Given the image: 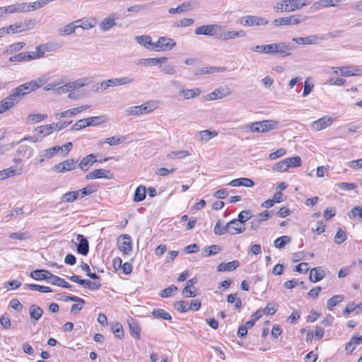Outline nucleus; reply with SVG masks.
<instances>
[{
    "mask_svg": "<svg viewBox=\"0 0 362 362\" xmlns=\"http://www.w3.org/2000/svg\"><path fill=\"white\" fill-rule=\"evenodd\" d=\"M158 107V104L156 101L150 100L146 103L138 105L132 106L125 110V114L127 116H139L141 115L148 114L153 112Z\"/></svg>",
    "mask_w": 362,
    "mask_h": 362,
    "instance_id": "nucleus-1",
    "label": "nucleus"
},
{
    "mask_svg": "<svg viewBox=\"0 0 362 362\" xmlns=\"http://www.w3.org/2000/svg\"><path fill=\"white\" fill-rule=\"evenodd\" d=\"M279 122L275 120H262L253 122L247 126L251 132L264 133L277 128Z\"/></svg>",
    "mask_w": 362,
    "mask_h": 362,
    "instance_id": "nucleus-2",
    "label": "nucleus"
},
{
    "mask_svg": "<svg viewBox=\"0 0 362 362\" xmlns=\"http://www.w3.org/2000/svg\"><path fill=\"white\" fill-rule=\"evenodd\" d=\"M269 54H279L281 57H288L291 54L288 45L284 42L267 45Z\"/></svg>",
    "mask_w": 362,
    "mask_h": 362,
    "instance_id": "nucleus-3",
    "label": "nucleus"
},
{
    "mask_svg": "<svg viewBox=\"0 0 362 362\" xmlns=\"http://www.w3.org/2000/svg\"><path fill=\"white\" fill-rule=\"evenodd\" d=\"M104 122L103 116L90 117L78 120L71 127L72 130H81L86 127L96 126Z\"/></svg>",
    "mask_w": 362,
    "mask_h": 362,
    "instance_id": "nucleus-4",
    "label": "nucleus"
},
{
    "mask_svg": "<svg viewBox=\"0 0 362 362\" xmlns=\"http://www.w3.org/2000/svg\"><path fill=\"white\" fill-rule=\"evenodd\" d=\"M305 20L302 15H293L287 17L276 18L272 21L274 26L298 25Z\"/></svg>",
    "mask_w": 362,
    "mask_h": 362,
    "instance_id": "nucleus-5",
    "label": "nucleus"
},
{
    "mask_svg": "<svg viewBox=\"0 0 362 362\" xmlns=\"http://www.w3.org/2000/svg\"><path fill=\"white\" fill-rule=\"evenodd\" d=\"M35 86L36 84L30 81L16 87V88H13L11 92L16 98L18 99L19 102L23 96L35 90Z\"/></svg>",
    "mask_w": 362,
    "mask_h": 362,
    "instance_id": "nucleus-6",
    "label": "nucleus"
},
{
    "mask_svg": "<svg viewBox=\"0 0 362 362\" xmlns=\"http://www.w3.org/2000/svg\"><path fill=\"white\" fill-rule=\"evenodd\" d=\"M239 23L245 26H261L267 25L269 21L263 17L246 16L241 18Z\"/></svg>",
    "mask_w": 362,
    "mask_h": 362,
    "instance_id": "nucleus-7",
    "label": "nucleus"
},
{
    "mask_svg": "<svg viewBox=\"0 0 362 362\" xmlns=\"http://www.w3.org/2000/svg\"><path fill=\"white\" fill-rule=\"evenodd\" d=\"M34 24L35 23L33 20H28L23 23L19 22L12 24L8 27H6V29L8 31V34L21 33L32 29L34 26Z\"/></svg>",
    "mask_w": 362,
    "mask_h": 362,
    "instance_id": "nucleus-8",
    "label": "nucleus"
},
{
    "mask_svg": "<svg viewBox=\"0 0 362 362\" xmlns=\"http://www.w3.org/2000/svg\"><path fill=\"white\" fill-rule=\"evenodd\" d=\"M77 167V160L74 159H68L52 167V170L57 173H64L76 169Z\"/></svg>",
    "mask_w": 362,
    "mask_h": 362,
    "instance_id": "nucleus-9",
    "label": "nucleus"
},
{
    "mask_svg": "<svg viewBox=\"0 0 362 362\" xmlns=\"http://www.w3.org/2000/svg\"><path fill=\"white\" fill-rule=\"evenodd\" d=\"M155 51H168L175 47L176 42L173 39L167 37H160L156 42L153 44Z\"/></svg>",
    "mask_w": 362,
    "mask_h": 362,
    "instance_id": "nucleus-10",
    "label": "nucleus"
},
{
    "mask_svg": "<svg viewBox=\"0 0 362 362\" xmlns=\"http://www.w3.org/2000/svg\"><path fill=\"white\" fill-rule=\"evenodd\" d=\"M117 244L119 250L124 255H128L132 252V246L130 235L127 234L120 235L118 238Z\"/></svg>",
    "mask_w": 362,
    "mask_h": 362,
    "instance_id": "nucleus-11",
    "label": "nucleus"
},
{
    "mask_svg": "<svg viewBox=\"0 0 362 362\" xmlns=\"http://www.w3.org/2000/svg\"><path fill=\"white\" fill-rule=\"evenodd\" d=\"M18 103V99L11 92L10 95L0 101V114L11 109Z\"/></svg>",
    "mask_w": 362,
    "mask_h": 362,
    "instance_id": "nucleus-12",
    "label": "nucleus"
},
{
    "mask_svg": "<svg viewBox=\"0 0 362 362\" xmlns=\"http://www.w3.org/2000/svg\"><path fill=\"white\" fill-rule=\"evenodd\" d=\"M333 119L329 116H324L311 124V128L313 130L319 132L322 130L327 127L330 126L332 123Z\"/></svg>",
    "mask_w": 362,
    "mask_h": 362,
    "instance_id": "nucleus-13",
    "label": "nucleus"
},
{
    "mask_svg": "<svg viewBox=\"0 0 362 362\" xmlns=\"http://www.w3.org/2000/svg\"><path fill=\"white\" fill-rule=\"evenodd\" d=\"M117 18L116 17L115 13H111L107 17L104 18L100 23L99 24V28L102 32L109 31L111 28L115 27L117 25L115 20Z\"/></svg>",
    "mask_w": 362,
    "mask_h": 362,
    "instance_id": "nucleus-14",
    "label": "nucleus"
},
{
    "mask_svg": "<svg viewBox=\"0 0 362 362\" xmlns=\"http://www.w3.org/2000/svg\"><path fill=\"white\" fill-rule=\"evenodd\" d=\"M112 177V174L110 171L105 169H97L89 173H88L85 178L86 180H95L99 178H107L111 179Z\"/></svg>",
    "mask_w": 362,
    "mask_h": 362,
    "instance_id": "nucleus-15",
    "label": "nucleus"
},
{
    "mask_svg": "<svg viewBox=\"0 0 362 362\" xmlns=\"http://www.w3.org/2000/svg\"><path fill=\"white\" fill-rule=\"evenodd\" d=\"M219 28V26L217 25H205L197 27L194 33L197 35H204L209 36H214L216 35L217 30Z\"/></svg>",
    "mask_w": 362,
    "mask_h": 362,
    "instance_id": "nucleus-16",
    "label": "nucleus"
},
{
    "mask_svg": "<svg viewBox=\"0 0 362 362\" xmlns=\"http://www.w3.org/2000/svg\"><path fill=\"white\" fill-rule=\"evenodd\" d=\"M226 228L227 232L231 235L242 233L245 230V228L242 226L241 224L236 220V218H234L227 223Z\"/></svg>",
    "mask_w": 362,
    "mask_h": 362,
    "instance_id": "nucleus-17",
    "label": "nucleus"
},
{
    "mask_svg": "<svg viewBox=\"0 0 362 362\" xmlns=\"http://www.w3.org/2000/svg\"><path fill=\"white\" fill-rule=\"evenodd\" d=\"M96 162L95 155L90 153L85 156L78 164L77 163V166H78L81 170L86 172Z\"/></svg>",
    "mask_w": 362,
    "mask_h": 362,
    "instance_id": "nucleus-18",
    "label": "nucleus"
},
{
    "mask_svg": "<svg viewBox=\"0 0 362 362\" xmlns=\"http://www.w3.org/2000/svg\"><path fill=\"white\" fill-rule=\"evenodd\" d=\"M197 6V3L195 1H189L182 3L181 5L178 6L177 8H171L169 9V13L171 14L180 13L182 12H186L188 11H191L195 8Z\"/></svg>",
    "mask_w": 362,
    "mask_h": 362,
    "instance_id": "nucleus-19",
    "label": "nucleus"
},
{
    "mask_svg": "<svg viewBox=\"0 0 362 362\" xmlns=\"http://www.w3.org/2000/svg\"><path fill=\"white\" fill-rule=\"evenodd\" d=\"M76 240L78 241L77 252L82 255H88L89 252V244L87 239L83 235L78 234L76 237Z\"/></svg>",
    "mask_w": 362,
    "mask_h": 362,
    "instance_id": "nucleus-20",
    "label": "nucleus"
},
{
    "mask_svg": "<svg viewBox=\"0 0 362 362\" xmlns=\"http://www.w3.org/2000/svg\"><path fill=\"white\" fill-rule=\"evenodd\" d=\"M318 40H323L325 37L311 35L303 37H294L292 40L299 45H312L317 43Z\"/></svg>",
    "mask_w": 362,
    "mask_h": 362,
    "instance_id": "nucleus-21",
    "label": "nucleus"
},
{
    "mask_svg": "<svg viewBox=\"0 0 362 362\" xmlns=\"http://www.w3.org/2000/svg\"><path fill=\"white\" fill-rule=\"evenodd\" d=\"M54 129V125L50 124L37 127L35 129L34 132L39 135L40 136V139L42 140L44 137L52 134Z\"/></svg>",
    "mask_w": 362,
    "mask_h": 362,
    "instance_id": "nucleus-22",
    "label": "nucleus"
},
{
    "mask_svg": "<svg viewBox=\"0 0 362 362\" xmlns=\"http://www.w3.org/2000/svg\"><path fill=\"white\" fill-rule=\"evenodd\" d=\"M240 266V262L238 260H233L231 262L225 263L222 262L217 266V272H232Z\"/></svg>",
    "mask_w": 362,
    "mask_h": 362,
    "instance_id": "nucleus-23",
    "label": "nucleus"
},
{
    "mask_svg": "<svg viewBox=\"0 0 362 362\" xmlns=\"http://www.w3.org/2000/svg\"><path fill=\"white\" fill-rule=\"evenodd\" d=\"M51 274V272H49L47 270L45 269H36L30 272V276L31 278H33L35 280L37 281H42V280H47V282L49 283V281L50 279L49 276Z\"/></svg>",
    "mask_w": 362,
    "mask_h": 362,
    "instance_id": "nucleus-24",
    "label": "nucleus"
},
{
    "mask_svg": "<svg viewBox=\"0 0 362 362\" xmlns=\"http://www.w3.org/2000/svg\"><path fill=\"white\" fill-rule=\"evenodd\" d=\"M135 40L136 42L144 46L146 49L150 50H155V47L153 45L155 42H152L151 37L149 35L136 36Z\"/></svg>",
    "mask_w": 362,
    "mask_h": 362,
    "instance_id": "nucleus-25",
    "label": "nucleus"
},
{
    "mask_svg": "<svg viewBox=\"0 0 362 362\" xmlns=\"http://www.w3.org/2000/svg\"><path fill=\"white\" fill-rule=\"evenodd\" d=\"M75 23H76L77 25H79V28L83 30H89L96 25L97 20L95 18H82L75 21Z\"/></svg>",
    "mask_w": 362,
    "mask_h": 362,
    "instance_id": "nucleus-26",
    "label": "nucleus"
},
{
    "mask_svg": "<svg viewBox=\"0 0 362 362\" xmlns=\"http://www.w3.org/2000/svg\"><path fill=\"white\" fill-rule=\"evenodd\" d=\"M131 336L134 339L140 337L141 328L136 320L130 318L127 320Z\"/></svg>",
    "mask_w": 362,
    "mask_h": 362,
    "instance_id": "nucleus-27",
    "label": "nucleus"
},
{
    "mask_svg": "<svg viewBox=\"0 0 362 362\" xmlns=\"http://www.w3.org/2000/svg\"><path fill=\"white\" fill-rule=\"evenodd\" d=\"M325 276V271L321 267L311 269L309 279L311 282H317L322 280Z\"/></svg>",
    "mask_w": 362,
    "mask_h": 362,
    "instance_id": "nucleus-28",
    "label": "nucleus"
},
{
    "mask_svg": "<svg viewBox=\"0 0 362 362\" xmlns=\"http://www.w3.org/2000/svg\"><path fill=\"white\" fill-rule=\"evenodd\" d=\"M49 276L50 278L49 283L52 285H55V286H60L62 288H69V289H71L72 288V286L70 284H69L64 279H62L59 276L54 275L52 273H51L50 276Z\"/></svg>",
    "mask_w": 362,
    "mask_h": 362,
    "instance_id": "nucleus-29",
    "label": "nucleus"
},
{
    "mask_svg": "<svg viewBox=\"0 0 362 362\" xmlns=\"http://www.w3.org/2000/svg\"><path fill=\"white\" fill-rule=\"evenodd\" d=\"M230 91L227 89H224L223 88H217L213 92L210 93L207 97L206 99L209 100H214L219 98H222L224 97H226L230 95Z\"/></svg>",
    "mask_w": 362,
    "mask_h": 362,
    "instance_id": "nucleus-30",
    "label": "nucleus"
},
{
    "mask_svg": "<svg viewBox=\"0 0 362 362\" xmlns=\"http://www.w3.org/2000/svg\"><path fill=\"white\" fill-rule=\"evenodd\" d=\"M90 80L87 78H82L77 79L72 82L67 83L68 88L69 89V91H72L76 89H78L80 88L84 87L86 85H88L90 83Z\"/></svg>",
    "mask_w": 362,
    "mask_h": 362,
    "instance_id": "nucleus-31",
    "label": "nucleus"
},
{
    "mask_svg": "<svg viewBox=\"0 0 362 362\" xmlns=\"http://www.w3.org/2000/svg\"><path fill=\"white\" fill-rule=\"evenodd\" d=\"M89 107V105H82L57 113V115H59L61 117H72L73 115L80 113Z\"/></svg>",
    "mask_w": 362,
    "mask_h": 362,
    "instance_id": "nucleus-32",
    "label": "nucleus"
},
{
    "mask_svg": "<svg viewBox=\"0 0 362 362\" xmlns=\"http://www.w3.org/2000/svg\"><path fill=\"white\" fill-rule=\"evenodd\" d=\"M134 81V79L129 76L108 80V83H110L111 87L127 85L133 83Z\"/></svg>",
    "mask_w": 362,
    "mask_h": 362,
    "instance_id": "nucleus-33",
    "label": "nucleus"
},
{
    "mask_svg": "<svg viewBox=\"0 0 362 362\" xmlns=\"http://www.w3.org/2000/svg\"><path fill=\"white\" fill-rule=\"evenodd\" d=\"M167 58L162 57L158 58H148V59H143L140 62V64H142L145 66H156L158 64L164 63L167 61Z\"/></svg>",
    "mask_w": 362,
    "mask_h": 362,
    "instance_id": "nucleus-34",
    "label": "nucleus"
},
{
    "mask_svg": "<svg viewBox=\"0 0 362 362\" xmlns=\"http://www.w3.org/2000/svg\"><path fill=\"white\" fill-rule=\"evenodd\" d=\"M340 74L343 76H351L360 75V72L362 71L358 69H356L353 66H341L339 67Z\"/></svg>",
    "mask_w": 362,
    "mask_h": 362,
    "instance_id": "nucleus-35",
    "label": "nucleus"
},
{
    "mask_svg": "<svg viewBox=\"0 0 362 362\" xmlns=\"http://www.w3.org/2000/svg\"><path fill=\"white\" fill-rule=\"evenodd\" d=\"M274 9L275 11H281V13H289L292 12L291 4L288 3V0H284L278 2L274 6Z\"/></svg>",
    "mask_w": 362,
    "mask_h": 362,
    "instance_id": "nucleus-36",
    "label": "nucleus"
},
{
    "mask_svg": "<svg viewBox=\"0 0 362 362\" xmlns=\"http://www.w3.org/2000/svg\"><path fill=\"white\" fill-rule=\"evenodd\" d=\"M218 135L216 131L203 130L199 132V140L202 142H206L211 138L215 137Z\"/></svg>",
    "mask_w": 362,
    "mask_h": 362,
    "instance_id": "nucleus-37",
    "label": "nucleus"
},
{
    "mask_svg": "<svg viewBox=\"0 0 362 362\" xmlns=\"http://www.w3.org/2000/svg\"><path fill=\"white\" fill-rule=\"evenodd\" d=\"M146 187L143 185H140L135 190L134 196V201L135 202H141V201L144 200V199L146 198Z\"/></svg>",
    "mask_w": 362,
    "mask_h": 362,
    "instance_id": "nucleus-38",
    "label": "nucleus"
},
{
    "mask_svg": "<svg viewBox=\"0 0 362 362\" xmlns=\"http://www.w3.org/2000/svg\"><path fill=\"white\" fill-rule=\"evenodd\" d=\"M9 61L12 62H21L30 61L29 52H21L15 54L9 58Z\"/></svg>",
    "mask_w": 362,
    "mask_h": 362,
    "instance_id": "nucleus-39",
    "label": "nucleus"
},
{
    "mask_svg": "<svg viewBox=\"0 0 362 362\" xmlns=\"http://www.w3.org/2000/svg\"><path fill=\"white\" fill-rule=\"evenodd\" d=\"M77 28H79V25H77L76 23L74 21L65 25L62 29H60L59 33L61 35H69L74 33Z\"/></svg>",
    "mask_w": 362,
    "mask_h": 362,
    "instance_id": "nucleus-40",
    "label": "nucleus"
},
{
    "mask_svg": "<svg viewBox=\"0 0 362 362\" xmlns=\"http://www.w3.org/2000/svg\"><path fill=\"white\" fill-rule=\"evenodd\" d=\"M202 90L199 88L182 90L180 94L183 95L185 99L194 98L201 94Z\"/></svg>",
    "mask_w": 362,
    "mask_h": 362,
    "instance_id": "nucleus-41",
    "label": "nucleus"
},
{
    "mask_svg": "<svg viewBox=\"0 0 362 362\" xmlns=\"http://www.w3.org/2000/svg\"><path fill=\"white\" fill-rule=\"evenodd\" d=\"M245 35V34L244 31H239V32H238V31H227V32L222 33L221 35V37L223 40H227L229 39H234L236 37H244Z\"/></svg>",
    "mask_w": 362,
    "mask_h": 362,
    "instance_id": "nucleus-42",
    "label": "nucleus"
},
{
    "mask_svg": "<svg viewBox=\"0 0 362 362\" xmlns=\"http://www.w3.org/2000/svg\"><path fill=\"white\" fill-rule=\"evenodd\" d=\"M33 150L27 145H21L20 146L17 151L16 153L23 158H29L32 155Z\"/></svg>",
    "mask_w": 362,
    "mask_h": 362,
    "instance_id": "nucleus-43",
    "label": "nucleus"
},
{
    "mask_svg": "<svg viewBox=\"0 0 362 362\" xmlns=\"http://www.w3.org/2000/svg\"><path fill=\"white\" fill-rule=\"evenodd\" d=\"M152 315L156 317L158 319H163L165 320H171L172 317L170 314L168 312H166L163 309H155L152 312Z\"/></svg>",
    "mask_w": 362,
    "mask_h": 362,
    "instance_id": "nucleus-44",
    "label": "nucleus"
},
{
    "mask_svg": "<svg viewBox=\"0 0 362 362\" xmlns=\"http://www.w3.org/2000/svg\"><path fill=\"white\" fill-rule=\"evenodd\" d=\"M79 197V192L71 191L65 193L61 197L62 202L71 203Z\"/></svg>",
    "mask_w": 362,
    "mask_h": 362,
    "instance_id": "nucleus-45",
    "label": "nucleus"
},
{
    "mask_svg": "<svg viewBox=\"0 0 362 362\" xmlns=\"http://www.w3.org/2000/svg\"><path fill=\"white\" fill-rule=\"evenodd\" d=\"M60 150H63L62 147L59 146H55L52 148H47L44 150L42 153H40V157H45L46 158H52L55 153L59 152Z\"/></svg>",
    "mask_w": 362,
    "mask_h": 362,
    "instance_id": "nucleus-46",
    "label": "nucleus"
},
{
    "mask_svg": "<svg viewBox=\"0 0 362 362\" xmlns=\"http://www.w3.org/2000/svg\"><path fill=\"white\" fill-rule=\"evenodd\" d=\"M45 52V45H40L36 47L35 52H29L30 60L39 59L44 57Z\"/></svg>",
    "mask_w": 362,
    "mask_h": 362,
    "instance_id": "nucleus-47",
    "label": "nucleus"
},
{
    "mask_svg": "<svg viewBox=\"0 0 362 362\" xmlns=\"http://www.w3.org/2000/svg\"><path fill=\"white\" fill-rule=\"evenodd\" d=\"M292 11L299 10L310 3L309 0H288Z\"/></svg>",
    "mask_w": 362,
    "mask_h": 362,
    "instance_id": "nucleus-48",
    "label": "nucleus"
},
{
    "mask_svg": "<svg viewBox=\"0 0 362 362\" xmlns=\"http://www.w3.org/2000/svg\"><path fill=\"white\" fill-rule=\"evenodd\" d=\"M43 310L39 306L35 305H32L30 308V317L35 319V320H38L42 315Z\"/></svg>",
    "mask_w": 362,
    "mask_h": 362,
    "instance_id": "nucleus-49",
    "label": "nucleus"
},
{
    "mask_svg": "<svg viewBox=\"0 0 362 362\" xmlns=\"http://www.w3.org/2000/svg\"><path fill=\"white\" fill-rule=\"evenodd\" d=\"M291 240V238L288 235H283L278 238H276L274 242V245L275 247L281 249L283 248L287 243H289Z\"/></svg>",
    "mask_w": 362,
    "mask_h": 362,
    "instance_id": "nucleus-50",
    "label": "nucleus"
},
{
    "mask_svg": "<svg viewBox=\"0 0 362 362\" xmlns=\"http://www.w3.org/2000/svg\"><path fill=\"white\" fill-rule=\"evenodd\" d=\"M25 45V44L23 42L11 44L6 47L4 52L6 54H13L22 49Z\"/></svg>",
    "mask_w": 362,
    "mask_h": 362,
    "instance_id": "nucleus-51",
    "label": "nucleus"
},
{
    "mask_svg": "<svg viewBox=\"0 0 362 362\" xmlns=\"http://www.w3.org/2000/svg\"><path fill=\"white\" fill-rule=\"evenodd\" d=\"M25 288H28L33 291H36L42 293H49L52 292V289L50 287L41 286L37 284H25Z\"/></svg>",
    "mask_w": 362,
    "mask_h": 362,
    "instance_id": "nucleus-52",
    "label": "nucleus"
},
{
    "mask_svg": "<svg viewBox=\"0 0 362 362\" xmlns=\"http://www.w3.org/2000/svg\"><path fill=\"white\" fill-rule=\"evenodd\" d=\"M221 251V247L217 245H213L209 247H206L204 249V254L205 257H210L219 253Z\"/></svg>",
    "mask_w": 362,
    "mask_h": 362,
    "instance_id": "nucleus-53",
    "label": "nucleus"
},
{
    "mask_svg": "<svg viewBox=\"0 0 362 362\" xmlns=\"http://www.w3.org/2000/svg\"><path fill=\"white\" fill-rule=\"evenodd\" d=\"M252 214L249 210L242 211L238 214V218L236 220L241 224L243 225L247 221L252 218Z\"/></svg>",
    "mask_w": 362,
    "mask_h": 362,
    "instance_id": "nucleus-54",
    "label": "nucleus"
},
{
    "mask_svg": "<svg viewBox=\"0 0 362 362\" xmlns=\"http://www.w3.org/2000/svg\"><path fill=\"white\" fill-rule=\"evenodd\" d=\"M125 140H126L125 136H112V137L105 139V142L106 144H110V146H117L120 144H123L125 141Z\"/></svg>",
    "mask_w": 362,
    "mask_h": 362,
    "instance_id": "nucleus-55",
    "label": "nucleus"
},
{
    "mask_svg": "<svg viewBox=\"0 0 362 362\" xmlns=\"http://www.w3.org/2000/svg\"><path fill=\"white\" fill-rule=\"evenodd\" d=\"M344 298L342 296L336 295L329 298L327 301V309L332 310L333 308L336 306L339 303L343 300Z\"/></svg>",
    "mask_w": 362,
    "mask_h": 362,
    "instance_id": "nucleus-56",
    "label": "nucleus"
},
{
    "mask_svg": "<svg viewBox=\"0 0 362 362\" xmlns=\"http://www.w3.org/2000/svg\"><path fill=\"white\" fill-rule=\"evenodd\" d=\"M227 301L228 303H235L234 307L235 309L239 310L242 306V300L240 298L236 296V293L229 294L227 298Z\"/></svg>",
    "mask_w": 362,
    "mask_h": 362,
    "instance_id": "nucleus-57",
    "label": "nucleus"
},
{
    "mask_svg": "<svg viewBox=\"0 0 362 362\" xmlns=\"http://www.w3.org/2000/svg\"><path fill=\"white\" fill-rule=\"evenodd\" d=\"M16 168L11 167L0 171V180L6 179L8 177H13L16 175Z\"/></svg>",
    "mask_w": 362,
    "mask_h": 362,
    "instance_id": "nucleus-58",
    "label": "nucleus"
},
{
    "mask_svg": "<svg viewBox=\"0 0 362 362\" xmlns=\"http://www.w3.org/2000/svg\"><path fill=\"white\" fill-rule=\"evenodd\" d=\"M189 155V152L187 151H173L168 153L167 156L169 158H184Z\"/></svg>",
    "mask_w": 362,
    "mask_h": 362,
    "instance_id": "nucleus-59",
    "label": "nucleus"
},
{
    "mask_svg": "<svg viewBox=\"0 0 362 362\" xmlns=\"http://www.w3.org/2000/svg\"><path fill=\"white\" fill-rule=\"evenodd\" d=\"M346 238L347 236L346 233L343 231L341 228H339L334 237L335 243L339 245L344 242L346 240Z\"/></svg>",
    "mask_w": 362,
    "mask_h": 362,
    "instance_id": "nucleus-60",
    "label": "nucleus"
},
{
    "mask_svg": "<svg viewBox=\"0 0 362 362\" xmlns=\"http://www.w3.org/2000/svg\"><path fill=\"white\" fill-rule=\"evenodd\" d=\"M47 117V114H30L28 115V119L32 123L40 122Z\"/></svg>",
    "mask_w": 362,
    "mask_h": 362,
    "instance_id": "nucleus-61",
    "label": "nucleus"
},
{
    "mask_svg": "<svg viewBox=\"0 0 362 362\" xmlns=\"http://www.w3.org/2000/svg\"><path fill=\"white\" fill-rule=\"evenodd\" d=\"M9 238L13 240H23L29 238L30 235L28 232H17L11 233Z\"/></svg>",
    "mask_w": 362,
    "mask_h": 362,
    "instance_id": "nucleus-62",
    "label": "nucleus"
},
{
    "mask_svg": "<svg viewBox=\"0 0 362 362\" xmlns=\"http://www.w3.org/2000/svg\"><path fill=\"white\" fill-rule=\"evenodd\" d=\"M175 308L180 313H186L189 310L188 303L185 300L177 301L175 304Z\"/></svg>",
    "mask_w": 362,
    "mask_h": 362,
    "instance_id": "nucleus-63",
    "label": "nucleus"
},
{
    "mask_svg": "<svg viewBox=\"0 0 362 362\" xmlns=\"http://www.w3.org/2000/svg\"><path fill=\"white\" fill-rule=\"evenodd\" d=\"M96 189L93 186L88 185L86 187L78 190V192H79V197L82 199L87 195L91 194Z\"/></svg>",
    "mask_w": 362,
    "mask_h": 362,
    "instance_id": "nucleus-64",
    "label": "nucleus"
}]
</instances>
